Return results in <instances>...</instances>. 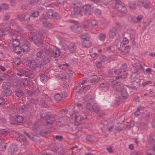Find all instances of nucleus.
Returning a JSON list of instances; mask_svg holds the SVG:
<instances>
[{"mask_svg":"<svg viewBox=\"0 0 155 155\" xmlns=\"http://www.w3.org/2000/svg\"><path fill=\"white\" fill-rule=\"evenodd\" d=\"M110 82L111 83L113 87L117 91H120L121 94L124 99L127 98L129 96L125 87L121 85V84L115 80H110Z\"/></svg>","mask_w":155,"mask_h":155,"instance_id":"obj_1","label":"nucleus"},{"mask_svg":"<svg viewBox=\"0 0 155 155\" xmlns=\"http://www.w3.org/2000/svg\"><path fill=\"white\" fill-rule=\"evenodd\" d=\"M84 100L87 102L86 109L89 111L94 110L97 113L100 111V108L97 104L94 103V98L90 95L85 97Z\"/></svg>","mask_w":155,"mask_h":155,"instance_id":"obj_2","label":"nucleus"},{"mask_svg":"<svg viewBox=\"0 0 155 155\" xmlns=\"http://www.w3.org/2000/svg\"><path fill=\"white\" fill-rule=\"evenodd\" d=\"M36 59L42 60L44 64L48 62V50L47 49L41 50L37 54Z\"/></svg>","mask_w":155,"mask_h":155,"instance_id":"obj_3","label":"nucleus"},{"mask_svg":"<svg viewBox=\"0 0 155 155\" xmlns=\"http://www.w3.org/2000/svg\"><path fill=\"white\" fill-rule=\"evenodd\" d=\"M43 38V36L41 35H31L29 37L28 40H32L36 45L40 47L43 45V41H44Z\"/></svg>","mask_w":155,"mask_h":155,"instance_id":"obj_4","label":"nucleus"},{"mask_svg":"<svg viewBox=\"0 0 155 155\" xmlns=\"http://www.w3.org/2000/svg\"><path fill=\"white\" fill-rule=\"evenodd\" d=\"M137 74L136 73H133L130 77V78L133 80L132 82V85L130 86H127L130 89H132L133 90H136L138 87V83L139 81V78H137L136 75Z\"/></svg>","mask_w":155,"mask_h":155,"instance_id":"obj_5","label":"nucleus"},{"mask_svg":"<svg viewBox=\"0 0 155 155\" xmlns=\"http://www.w3.org/2000/svg\"><path fill=\"white\" fill-rule=\"evenodd\" d=\"M80 4L78 3L74 4L73 6L74 12L75 13V15H74V14L72 13L71 16L72 17L75 18L76 17L75 15H82L81 11V8L79 6Z\"/></svg>","mask_w":155,"mask_h":155,"instance_id":"obj_6","label":"nucleus"},{"mask_svg":"<svg viewBox=\"0 0 155 155\" xmlns=\"http://www.w3.org/2000/svg\"><path fill=\"white\" fill-rule=\"evenodd\" d=\"M70 118L72 119H73V118H74L75 121V124L77 126L79 125L80 122L84 119V117H82L81 116L75 114H73L71 116Z\"/></svg>","mask_w":155,"mask_h":155,"instance_id":"obj_7","label":"nucleus"},{"mask_svg":"<svg viewBox=\"0 0 155 155\" xmlns=\"http://www.w3.org/2000/svg\"><path fill=\"white\" fill-rule=\"evenodd\" d=\"M84 13L86 15H91L93 12V8L89 4H87L83 7Z\"/></svg>","mask_w":155,"mask_h":155,"instance_id":"obj_8","label":"nucleus"},{"mask_svg":"<svg viewBox=\"0 0 155 155\" xmlns=\"http://www.w3.org/2000/svg\"><path fill=\"white\" fill-rule=\"evenodd\" d=\"M44 126L47 128L48 124V114L47 113H43L41 115Z\"/></svg>","mask_w":155,"mask_h":155,"instance_id":"obj_9","label":"nucleus"},{"mask_svg":"<svg viewBox=\"0 0 155 155\" xmlns=\"http://www.w3.org/2000/svg\"><path fill=\"white\" fill-rule=\"evenodd\" d=\"M117 33V28L115 27H112L110 30L109 32V36L110 38H114Z\"/></svg>","mask_w":155,"mask_h":155,"instance_id":"obj_10","label":"nucleus"},{"mask_svg":"<svg viewBox=\"0 0 155 155\" xmlns=\"http://www.w3.org/2000/svg\"><path fill=\"white\" fill-rule=\"evenodd\" d=\"M109 87V86L108 83L105 82L101 83L100 85L99 88L100 90L105 92L108 90Z\"/></svg>","mask_w":155,"mask_h":155,"instance_id":"obj_11","label":"nucleus"},{"mask_svg":"<svg viewBox=\"0 0 155 155\" xmlns=\"http://www.w3.org/2000/svg\"><path fill=\"white\" fill-rule=\"evenodd\" d=\"M76 46L74 43H71L67 47L66 49H68L70 52H74L76 51Z\"/></svg>","mask_w":155,"mask_h":155,"instance_id":"obj_12","label":"nucleus"},{"mask_svg":"<svg viewBox=\"0 0 155 155\" xmlns=\"http://www.w3.org/2000/svg\"><path fill=\"white\" fill-rule=\"evenodd\" d=\"M143 16L142 15H140L138 16L137 18L131 17V21L135 23L140 22L143 18Z\"/></svg>","mask_w":155,"mask_h":155,"instance_id":"obj_13","label":"nucleus"},{"mask_svg":"<svg viewBox=\"0 0 155 155\" xmlns=\"http://www.w3.org/2000/svg\"><path fill=\"white\" fill-rule=\"evenodd\" d=\"M148 144L147 147L150 146L151 148H153V150L155 152V141L153 140L152 137L150 138L148 142Z\"/></svg>","mask_w":155,"mask_h":155,"instance_id":"obj_14","label":"nucleus"},{"mask_svg":"<svg viewBox=\"0 0 155 155\" xmlns=\"http://www.w3.org/2000/svg\"><path fill=\"white\" fill-rule=\"evenodd\" d=\"M18 140L21 143L23 142L25 143V145H27L28 144V142L26 138L23 134L20 135L18 138Z\"/></svg>","mask_w":155,"mask_h":155,"instance_id":"obj_15","label":"nucleus"},{"mask_svg":"<svg viewBox=\"0 0 155 155\" xmlns=\"http://www.w3.org/2000/svg\"><path fill=\"white\" fill-rule=\"evenodd\" d=\"M81 38L84 41H87L91 38L90 35L87 33H84L81 35Z\"/></svg>","mask_w":155,"mask_h":155,"instance_id":"obj_16","label":"nucleus"},{"mask_svg":"<svg viewBox=\"0 0 155 155\" xmlns=\"http://www.w3.org/2000/svg\"><path fill=\"white\" fill-rule=\"evenodd\" d=\"M115 43L116 49L118 51H120L123 47L121 46V41L119 39H117Z\"/></svg>","mask_w":155,"mask_h":155,"instance_id":"obj_17","label":"nucleus"},{"mask_svg":"<svg viewBox=\"0 0 155 155\" xmlns=\"http://www.w3.org/2000/svg\"><path fill=\"white\" fill-rule=\"evenodd\" d=\"M17 150L16 145H13L10 146L9 148L8 149V151L10 153L12 154L16 151Z\"/></svg>","mask_w":155,"mask_h":155,"instance_id":"obj_18","label":"nucleus"},{"mask_svg":"<svg viewBox=\"0 0 155 155\" xmlns=\"http://www.w3.org/2000/svg\"><path fill=\"white\" fill-rule=\"evenodd\" d=\"M30 15L28 14H26L22 18L21 22L25 23H28L30 20Z\"/></svg>","mask_w":155,"mask_h":155,"instance_id":"obj_19","label":"nucleus"},{"mask_svg":"<svg viewBox=\"0 0 155 155\" xmlns=\"http://www.w3.org/2000/svg\"><path fill=\"white\" fill-rule=\"evenodd\" d=\"M9 133V130L6 129H2L0 130V137L2 136H6Z\"/></svg>","mask_w":155,"mask_h":155,"instance_id":"obj_20","label":"nucleus"},{"mask_svg":"<svg viewBox=\"0 0 155 155\" xmlns=\"http://www.w3.org/2000/svg\"><path fill=\"white\" fill-rule=\"evenodd\" d=\"M27 72L24 70L22 69H19L18 72L16 73L17 75L21 77H22L26 74Z\"/></svg>","mask_w":155,"mask_h":155,"instance_id":"obj_21","label":"nucleus"},{"mask_svg":"<svg viewBox=\"0 0 155 155\" xmlns=\"http://www.w3.org/2000/svg\"><path fill=\"white\" fill-rule=\"evenodd\" d=\"M92 45L91 42L89 41H86L82 43V46L83 48H90Z\"/></svg>","mask_w":155,"mask_h":155,"instance_id":"obj_22","label":"nucleus"},{"mask_svg":"<svg viewBox=\"0 0 155 155\" xmlns=\"http://www.w3.org/2000/svg\"><path fill=\"white\" fill-rule=\"evenodd\" d=\"M31 82L32 81L31 80L25 78L23 80V85L25 87H26L30 85Z\"/></svg>","mask_w":155,"mask_h":155,"instance_id":"obj_23","label":"nucleus"},{"mask_svg":"<svg viewBox=\"0 0 155 155\" xmlns=\"http://www.w3.org/2000/svg\"><path fill=\"white\" fill-rule=\"evenodd\" d=\"M12 93V91L9 88L5 90L2 92L3 94L6 96H9L11 95Z\"/></svg>","mask_w":155,"mask_h":155,"instance_id":"obj_24","label":"nucleus"},{"mask_svg":"<svg viewBox=\"0 0 155 155\" xmlns=\"http://www.w3.org/2000/svg\"><path fill=\"white\" fill-rule=\"evenodd\" d=\"M15 95L19 97H21L24 96V92L20 90H18L15 91Z\"/></svg>","mask_w":155,"mask_h":155,"instance_id":"obj_25","label":"nucleus"},{"mask_svg":"<svg viewBox=\"0 0 155 155\" xmlns=\"http://www.w3.org/2000/svg\"><path fill=\"white\" fill-rule=\"evenodd\" d=\"M48 19V18H47V17H45V16H44L41 20L43 26L45 28L48 27V23L47 21Z\"/></svg>","mask_w":155,"mask_h":155,"instance_id":"obj_26","label":"nucleus"},{"mask_svg":"<svg viewBox=\"0 0 155 155\" xmlns=\"http://www.w3.org/2000/svg\"><path fill=\"white\" fill-rule=\"evenodd\" d=\"M10 83L9 82H4L2 85V88L4 90L9 88Z\"/></svg>","mask_w":155,"mask_h":155,"instance_id":"obj_27","label":"nucleus"},{"mask_svg":"<svg viewBox=\"0 0 155 155\" xmlns=\"http://www.w3.org/2000/svg\"><path fill=\"white\" fill-rule=\"evenodd\" d=\"M90 88V86L89 85H84L82 87L80 90L81 92H85Z\"/></svg>","mask_w":155,"mask_h":155,"instance_id":"obj_28","label":"nucleus"},{"mask_svg":"<svg viewBox=\"0 0 155 155\" xmlns=\"http://www.w3.org/2000/svg\"><path fill=\"white\" fill-rule=\"evenodd\" d=\"M14 51L16 53L20 54L22 50V48L18 45L17 47H15Z\"/></svg>","mask_w":155,"mask_h":155,"instance_id":"obj_29","label":"nucleus"},{"mask_svg":"<svg viewBox=\"0 0 155 155\" xmlns=\"http://www.w3.org/2000/svg\"><path fill=\"white\" fill-rule=\"evenodd\" d=\"M64 97V96L62 94L58 93L55 95L54 98L56 100L59 101L61 100Z\"/></svg>","mask_w":155,"mask_h":155,"instance_id":"obj_30","label":"nucleus"},{"mask_svg":"<svg viewBox=\"0 0 155 155\" xmlns=\"http://www.w3.org/2000/svg\"><path fill=\"white\" fill-rule=\"evenodd\" d=\"M23 120V118L21 116L18 115L15 118V120L18 123H21L22 122Z\"/></svg>","mask_w":155,"mask_h":155,"instance_id":"obj_31","label":"nucleus"},{"mask_svg":"<svg viewBox=\"0 0 155 155\" xmlns=\"http://www.w3.org/2000/svg\"><path fill=\"white\" fill-rule=\"evenodd\" d=\"M13 45L14 47H17L20 44L19 41L18 39H13L12 41Z\"/></svg>","mask_w":155,"mask_h":155,"instance_id":"obj_32","label":"nucleus"},{"mask_svg":"<svg viewBox=\"0 0 155 155\" xmlns=\"http://www.w3.org/2000/svg\"><path fill=\"white\" fill-rule=\"evenodd\" d=\"M53 54L54 55L55 57L58 58L60 55V52L59 50L58 49H56L55 51H53Z\"/></svg>","mask_w":155,"mask_h":155,"instance_id":"obj_33","label":"nucleus"},{"mask_svg":"<svg viewBox=\"0 0 155 155\" xmlns=\"http://www.w3.org/2000/svg\"><path fill=\"white\" fill-rule=\"evenodd\" d=\"M106 37V35L105 34L101 33L99 35V40L101 41H104Z\"/></svg>","mask_w":155,"mask_h":155,"instance_id":"obj_34","label":"nucleus"},{"mask_svg":"<svg viewBox=\"0 0 155 155\" xmlns=\"http://www.w3.org/2000/svg\"><path fill=\"white\" fill-rule=\"evenodd\" d=\"M6 144L3 142H0V150L2 151H4L6 148Z\"/></svg>","mask_w":155,"mask_h":155,"instance_id":"obj_35","label":"nucleus"},{"mask_svg":"<svg viewBox=\"0 0 155 155\" xmlns=\"http://www.w3.org/2000/svg\"><path fill=\"white\" fill-rule=\"evenodd\" d=\"M48 79V77L46 75L42 74L41 78V81L43 83L46 82Z\"/></svg>","mask_w":155,"mask_h":155,"instance_id":"obj_36","label":"nucleus"},{"mask_svg":"<svg viewBox=\"0 0 155 155\" xmlns=\"http://www.w3.org/2000/svg\"><path fill=\"white\" fill-rule=\"evenodd\" d=\"M69 64L68 63L64 64L59 66L60 69L63 70H65L69 67Z\"/></svg>","mask_w":155,"mask_h":155,"instance_id":"obj_37","label":"nucleus"},{"mask_svg":"<svg viewBox=\"0 0 155 155\" xmlns=\"http://www.w3.org/2000/svg\"><path fill=\"white\" fill-rule=\"evenodd\" d=\"M31 16L34 18L37 17L39 15V13L37 11H32L31 12Z\"/></svg>","mask_w":155,"mask_h":155,"instance_id":"obj_38","label":"nucleus"},{"mask_svg":"<svg viewBox=\"0 0 155 155\" xmlns=\"http://www.w3.org/2000/svg\"><path fill=\"white\" fill-rule=\"evenodd\" d=\"M83 27L86 31H89L91 30V27L89 24L87 23H84Z\"/></svg>","mask_w":155,"mask_h":155,"instance_id":"obj_39","label":"nucleus"},{"mask_svg":"<svg viewBox=\"0 0 155 155\" xmlns=\"http://www.w3.org/2000/svg\"><path fill=\"white\" fill-rule=\"evenodd\" d=\"M22 50L24 52H27L29 51V48L28 45L27 44L24 45L22 48Z\"/></svg>","mask_w":155,"mask_h":155,"instance_id":"obj_40","label":"nucleus"},{"mask_svg":"<svg viewBox=\"0 0 155 155\" xmlns=\"http://www.w3.org/2000/svg\"><path fill=\"white\" fill-rule=\"evenodd\" d=\"M129 7L133 9H134L136 8L135 3L134 2H131L129 3Z\"/></svg>","mask_w":155,"mask_h":155,"instance_id":"obj_41","label":"nucleus"},{"mask_svg":"<svg viewBox=\"0 0 155 155\" xmlns=\"http://www.w3.org/2000/svg\"><path fill=\"white\" fill-rule=\"evenodd\" d=\"M98 23L97 20L95 19H92L91 21V23L92 26L93 27L97 26L98 24Z\"/></svg>","mask_w":155,"mask_h":155,"instance_id":"obj_42","label":"nucleus"},{"mask_svg":"<svg viewBox=\"0 0 155 155\" xmlns=\"http://www.w3.org/2000/svg\"><path fill=\"white\" fill-rule=\"evenodd\" d=\"M58 78L59 79H61L63 80H64L67 78V76L64 74H59L58 76Z\"/></svg>","mask_w":155,"mask_h":155,"instance_id":"obj_43","label":"nucleus"},{"mask_svg":"<svg viewBox=\"0 0 155 155\" xmlns=\"http://www.w3.org/2000/svg\"><path fill=\"white\" fill-rule=\"evenodd\" d=\"M37 65V63L35 61L32 60L30 63V66L32 68H35L38 66Z\"/></svg>","mask_w":155,"mask_h":155,"instance_id":"obj_44","label":"nucleus"},{"mask_svg":"<svg viewBox=\"0 0 155 155\" xmlns=\"http://www.w3.org/2000/svg\"><path fill=\"white\" fill-rule=\"evenodd\" d=\"M1 8L2 10H7L8 8V5L4 3L1 5Z\"/></svg>","mask_w":155,"mask_h":155,"instance_id":"obj_45","label":"nucleus"},{"mask_svg":"<svg viewBox=\"0 0 155 155\" xmlns=\"http://www.w3.org/2000/svg\"><path fill=\"white\" fill-rule=\"evenodd\" d=\"M127 67L126 64H122L120 68L122 72H125L127 69Z\"/></svg>","mask_w":155,"mask_h":155,"instance_id":"obj_46","label":"nucleus"},{"mask_svg":"<svg viewBox=\"0 0 155 155\" xmlns=\"http://www.w3.org/2000/svg\"><path fill=\"white\" fill-rule=\"evenodd\" d=\"M54 116H49V124H51L54 121Z\"/></svg>","mask_w":155,"mask_h":155,"instance_id":"obj_47","label":"nucleus"},{"mask_svg":"<svg viewBox=\"0 0 155 155\" xmlns=\"http://www.w3.org/2000/svg\"><path fill=\"white\" fill-rule=\"evenodd\" d=\"M53 10L51 9H49V18L51 16L54 18L56 17V15L55 13H52Z\"/></svg>","mask_w":155,"mask_h":155,"instance_id":"obj_48","label":"nucleus"},{"mask_svg":"<svg viewBox=\"0 0 155 155\" xmlns=\"http://www.w3.org/2000/svg\"><path fill=\"white\" fill-rule=\"evenodd\" d=\"M101 13V11L99 9L97 8L95 9L94 12V14L97 16H98Z\"/></svg>","mask_w":155,"mask_h":155,"instance_id":"obj_49","label":"nucleus"},{"mask_svg":"<svg viewBox=\"0 0 155 155\" xmlns=\"http://www.w3.org/2000/svg\"><path fill=\"white\" fill-rule=\"evenodd\" d=\"M122 42L123 44L124 45L127 44L128 43L129 41L127 38H125L123 39Z\"/></svg>","mask_w":155,"mask_h":155,"instance_id":"obj_50","label":"nucleus"},{"mask_svg":"<svg viewBox=\"0 0 155 155\" xmlns=\"http://www.w3.org/2000/svg\"><path fill=\"white\" fill-rule=\"evenodd\" d=\"M16 31L20 33H21L24 31V29L21 26H17L16 28Z\"/></svg>","mask_w":155,"mask_h":155,"instance_id":"obj_51","label":"nucleus"},{"mask_svg":"<svg viewBox=\"0 0 155 155\" xmlns=\"http://www.w3.org/2000/svg\"><path fill=\"white\" fill-rule=\"evenodd\" d=\"M143 107H138V110L136 112H135L134 114L135 116H138L140 114V110L142 109H143Z\"/></svg>","mask_w":155,"mask_h":155,"instance_id":"obj_52","label":"nucleus"},{"mask_svg":"<svg viewBox=\"0 0 155 155\" xmlns=\"http://www.w3.org/2000/svg\"><path fill=\"white\" fill-rule=\"evenodd\" d=\"M63 138V137L61 136L58 135L56 136L55 138H54V140L55 141L56 140H58L59 141H61Z\"/></svg>","mask_w":155,"mask_h":155,"instance_id":"obj_53","label":"nucleus"},{"mask_svg":"<svg viewBox=\"0 0 155 155\" xmlns=\"http://www.w3.org/2000/svg\"><path fill=\"white\" fill-rule=\"evenodd\" d=\"M39 100L38 98H36L35 99H32L31 101V102L32 104H36L38 102Z\"/></svg>","mask_w":155,"mask_h":155,"instance_id":"obj_54","label":"nucleus"},{"mask_svg":"<svg viewBox=\"0 0 155 155\" xmlns=\"http://www.w3.org/2000/svg\"><path fill=\"white\" fill-rule=\"evenodd\" d=\"M10 24L12 26H15L17 25V23L15 20L12 19L11 20Z\"/></svg>","mask_w":155,"mask_h":155,"instance_id":"obj_55","label":"nucleus"},{"mask_svg":"<svg viewBox=\"0 0 155 155\" xmlns=\"http://www.w3.org/2000/svg\"><path fill=\"white\" fill-rule=\"evenodd\" d=\"M106 57L104 55H101L100 57V60L101 62H103L106 60Z\"/></svg>","mask_w":155,"mask_h":155,"instance_id":"obj_56","label":"nucleus"},{"mask_svg":"<svg viewBox=\"0 0 155 155\" xmlns=\"http://www.w3.org/2000/svg\"><path fill=\"white\" fill-rule=\"evenodd\" d=\"M122 72V71L120 68L116 69L114 71V73L116 74H119Z\"/></svg>","mask_w":155,"mask_h":155,"instance_id":"obj_57","label":"nucleus"},{"mask_svg":"<svg viewBox=\"0 0 155 155\" xmlns=\"http://www.w3.org/2000/svg\"><path fill=\"white\" fill-rule=\"evenodd\" d=\"M152 82L150 81H143L142 82V84L143 86H145L147 84H152Z\"/></svg>","mask_w":155,"mask_h":155,"instance_id":"obj_58","label":"nucleus"},{"mask_svg":"<svg viewBox=\"0 0 155 155\" xmlns=\"http://www.w3.org/2000/svg\"><path fill=\"white\" fill-rule=\"evenodd\" d=\"M28 8V5L25 4L23 5L21 7V9L23 10H25L27 9Z\"/></svg>","mask_w":155,"mask_h":155,"instance_id":"obj_59","label":"nucleus"},{"mask_svg":"<svg viewBox=\"0 0 155 155\" xmlns=\"http://www.w3.org/2000/svg\"><path fill=\"white\" fill-rule=\"evenodd\" d=\"M129 52V51L127 49L125 48L123 51L121 52V53L123 54L124 55L126 54H128Z\"/></svg>","mask_w":155,"mask_h":155,"instance_id":"obj_60","label":"nucleus"},{"mask_svg":"<svg viewBox=\"0 0 155 155\" xmlns=\"http://www.w3.org/2000/svg\"><path fill=\"white\" fill-rule=\"evenodd\" d=\"M67 112V110L66 109H62L60 110L59 111V113L60 114H63L64 113H65Z\"/></svg>","mask_w":155,"mask_h":155,"instance_id":"obj_61","label":"nucleus"},{"mask_svg":"<svg viewBox=\"0 0 155 155\" xmlns=\"http://www.w3.org/2000/svg\"><path fill=\"white\" fill-rule=\"evenodd\" d=\"M5 100L4 99L0 97V105H3L5 104Z\"/></svg>","mask_w":155,"mask_h":155,"instance_id":"obj_62","label":"nucleus"},{"mask_svg":"<svg viewBox=\"0 0 155 155\" xmlns=\"http://www.w3.org/2000/svg\"><path fill=\"white\" fill-rule=\"evenodd\" d=\"M96 64L97 67L98 68H101V62L99 61L96 62Z\"/></svg>","mask_w":155,"mask_h":155,"instance_id":"obj_63","label":"nucleus"},{"mask_svg":"<svg viewBox=\"0 0 155 155\" xmlns=\"http://www.w3.org/2000/svg\"><path fill=\"white\" fill-rule=\"evenodd\" d=\"M10 18V16L9 15H5L3 19V20L4 21H7Z\"/></svg>","mask_w":155,"mask_h":155,"instance_id":"obj_64","label":"nucleus"}]
</instances>
